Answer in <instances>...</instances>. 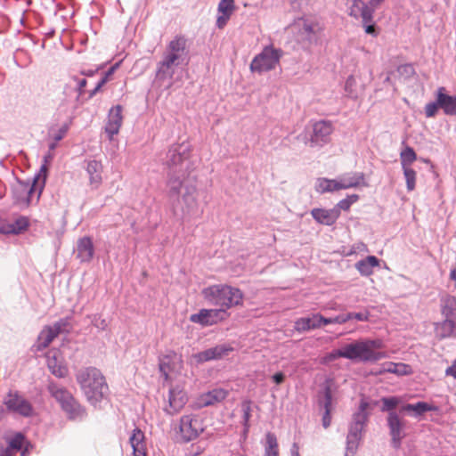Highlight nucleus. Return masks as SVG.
Wrapping results in <instances>:
<instances>
[{"mask_svg":"<svg viewBox=\"0 0 456 456\" xmlns=\"http://www.w3.org/2000/svg\"><path fill=\"white\" fill-rule=\"evenodd\" d=\"M358 200L359 196L357 194L349 195L346 199L341 200L334 208H338L339 211H347L350 209L351 206L354 203H355Z\"/></svg>","mask_w":456,"mask_h":456,"instance_id":"37998d69","label":"nucleus"},{"mask_svg":"<svg viewBox=\"0 0 456 456\" xmlns=\"http://www.w3.org/2000/svg\"><path fill=\"white\" fill-rule=\"evenodd\" d=\"M380 339H358L343 346L345 358L359 362H377L387 358L385 352L376 351L383 348Z\"/></svg>","mask_w":456,"mask_h":456,"instance_id":"7ed1b4c3","label":"nucleus"},{"mask_svg":"<svg viewBox=\"0 0 456 456\" xmlns=\"http://www.w3.org/2000/svg\"><path fill=\"white\" fill-rule=\"evenodd\" d=\"M86 171L89 175L90 184L98 188L102 183V165L100 161L91 160L87 164Z\"/></svg>","mask_w":456,"mask_h":456,"instance_id":"c85d7f7f","label":"nucleus"},{"mask_svg":"<svg viewBox=\"0 0 456 456\" xmlns=\"http://www.w3.org/2000/svg\"><path fill=\"white\" fill-rule=\"evenodd\" d=\"M4 404L9 410L24 417L30 416L33 411L30 403L17 393H10L4 399Z\"/></svg>","mask_w":456,"mask_h":456,"instance_id":"9d476101","label":"nucleus"},{"mask_svg":"<svg viewBox=\"0 0 456 456\" xmlns=\"http://www.w3.org/2000/svg\"><path fill=\"white\" fill-rule=\"evenodd\" d=\"M94 243L90 237H83L78 240L77 246V257L81 262H90L94 257Z\"/></svg>","mask_w":456,"mask_h":456,"instance_id":"4be33fe9","label":"nucleus"},{"mask_svg":"<svg viewBox=\"0 0 456 456\" xmlns=\"http://www.w3.org/2000/svg\"><path fill=\"white\" fill-rule=\"evenodd\" d=\"M355 85V78L354 76H349L346 81L345 89L346 91L352 92V88Z\"/></svg>","mask_w":456,"mask_h":456,"instance_id":"680f3d73","label":"nucleus"},{"mask_svg":"<svg viewBox=\"0 0 456 456\" xmlns=\"http://www.w3.org/2000/svg\"><path fill=\"white\" fill-rule=\"evenodd\" d=\"M436 96L440 108L446 115H456V96L446 94L444 87L437 89Z\"/></svg>","mask_w":456,"mask_h":456,"instance_id":"412c9836","label":"nucleus"},{"mask_svg":"<svg viewBox=\"0 0 456 456\" xmlns=\"http://www.w3.org/2000/svg\"><path fill=\"white\" fill-rule=\"evenodd\" d=\"M232 351L231 346H216L215 347L207 349L192 355V358L197 363H202L207 361L220 359L227 355Z\"/></svg>","mask_w":456,"mask_h":456,"instance_id":"2eb2a0df","label":"nucleus"},{"mask_svg":"<svg viewBox=\"0 0 456 456\" xmlns=\"http://www.w3.org/2000/svg\"><path fill=\"white\" fill-rule=\"evenodd\" d=\"M68 127L66 126H61L57 133L53 134V140L55 142L61 141L66 134Z\"/></svg>","mask_w":456,"mask_h":456,"instance_id":"bf43d9fd","label":"nucleus"},{"mask_svg":"<svg viewBox=\"0 0 456 456\" xmlns=\"http://www.w3.org/2000/svg\"><path fill=\"white\" fill-rule=\"evenodd\" d=\"M338 358H345L343 346H341L339 349L333 350L330 353L324 355L321 359V363L327 364L337 360Z\"/></svg>","mask_w":456,"mask_h":456,"instance_id":"49530a36","label":"nucleus"},{"mask_svg":"<svg viewBox=\"0 0 456 456\" xmlns=\"http://www.w3.org/2000/svg\"><path fill=\"white\" fill-rule=\"evenodd\" d=\"M236 9L234 0H221L217 6L216 27L223 29Z\"/></svg>","mask_w":456,"mask_h":456,"instance_id":"a211bd4d","label":"nucleus"},{"mask_svg":"<svg viewBox=\"0 0 456 456\" xmlns=\"http://www.w3.org/2000/svg\"><path fill=\"white\" fill-rule=\"evenodd\" d=\"M367 420L366 413L356 412L354 415L353 422L350 427L348 440L350 442L357 441L363 430L365 422Z\"/></svg>","mask_w":456,"mask_h":456,"instance_id":"5701e85b","label":"nucleus"},{"mask_svg":"<svg viewBox=\"0 0 456 456\" xmlns=\"http://www.w3.org/2000/svg\"><path fill=\"white\" fill-rule=\"evenodd\" d=\"M313 218L321 224L332 225L334 224L340 216L338 208L325 209V208H313L311 210Z\"/></svg>","mask_w":456,"mask_h":456,"instance_id":"f3484780","label":"nucleus"},{"mask_svg":"<svg viewBox=\"0 0 456 456\" xmlns=\"http://www.w3.org/2000/svg\"><path fill=\"white\" fill-rule=\"evenodd\" d=\"M403 411H412L416 415H421L426 411H437V407L425 402H419L415 404L408 403L402 408Z\"/></svg>","mask_w":456,"mask_h":456,"instance_id":"c9c22d12","label":"nucleus"},{"mask_svg":"<svg viewBox=\"0 0 456 456\" xmlns=\"http://www.w3.org/2000/svg\"><path fill=\"white\" fill-rule=\"evenodd\" d=\"M403 171L406 181L407 190L411 191L416 187L417 174L411 167H403Z\"/></svg>","mask_w":456,"mask_h":456,"instance_id":"a19ab883","label":"nucleus"},{"mask_svg":"<svg viewBox=\"0 0 456 456\" xmlns=\"http://www.w3.org/2000/svg\"><path fill=\"white\" fill-rule=\"evenodd\" d=\"M324 409H325V412H324V415L322 417V426L325 428H327L328 427H330V422H331L330 412H331V410H332V395H331V390H330V387H327L325 389V393H324Z\"/></svg>","mask_w":456,"mask_h":456,"instance_id":"f704fd0d","label":"nucleus"},{"mask_svg":"<svg viewBox=\"0 0 456 456\" xmlns=\"http://www.w3.org/2000/svg\"><path fill=\"white\" fill-rule=\"evenodd\" d=\"M28 220L25 216H20L15 221L8 224H0V232L3 233L18 234L27 230Z\"/></svg>","mask_w":456,"mask_h":456,"instance_id":"393cba45","label":"nucleus"},{"mask_svg":"<svg viewBox=\"0 0 456 456\" xmlns=\"http://www.w3.org/2000/svg\"><path fill=\"white\" fill-rule=\"evenodd\" d=\"M353 319H356L358 321L366 322L369 320L370 314L366 313H352Z\"/></svg>","mask_w":456,"mask_h":456,"instance_id":"052dcab7","label":"nucleus"},{"mask_svg":"<svg viewBox=\"0 0 456 456\" xmlns=\"http://www.w3.org/2000/svg\"><path fill=\"white\" fill-rule=\"evenodd\" d=\"M15 453L12 451V449L8 448H2L0 449V456H14Z\"/></svg>","mask_w":456,"mask_h":456,"instance_id":"774afa93","label":"nucleus"},{"mask_svg":"<svg viewBox=\"0 0 456 456\" xmlns=\"http://www.w3.org/2000/svg\"><path fill=\"white\" fill-rule=\"evenodd\" d=\"M230 314L224 309H201L190 316V321L201 326H212L226 321Z\"/></svg>","mask_w":456,"mask_h":456,"instance_id":"6e6552de","label":"nucleus"},{"mask_svg":"<svg viewBox=\"0 0 456 456\" xmlns=\"http://www.w3.org/2000/svg\"><path fill=\"white\" fill-rule=\"evenodd\" d=\"M362 26H363V28H364V31H365L366 34L371 35L373 37H377L378 36V31H377V28H376V25H375V23L373 21L370 22V23L362 24Z\"/></svg>","mask_w":456,"mask_h":456,"instance_id":"6e6d98bb","label":"nucleus"},{"mask_svg":"<svg viewBox=\"0 0 456 456\" xmlns=\"http://www.w3.org/2000/svg\"><path fill=\"white\" fill-rule=\"evenodd\" d=\"M282 56V51L273 46H266L254 57L250 63L252 72L263 73L275 69Z\"/></svg>","mask_w":456,"mask_h":456,"instance_id":"423d86ee","label":"nucleus"},{"mask_svg":"<svg viewBox=\"0 0 456 456\" xmlns=\"http://www.w3.org/2000/svg\"><path fill=\"white\" fill-rule=\"evenodd\" d=\"M228 396V391L224 388H214L203 393L199 397V403L202 407L213 405L224 401Z\"/></svg>","mask_w":456,"mask_h":456,"instance_id":"6ab92c4d","label":"nucleus"},{"mask_svg":"<svg viewBox=\"0 0 456 456\" xmlns=\"http://www.w3.org/2000/svg\"><path fill=\"white\" fill-rule=\"evenodd\" d=\"M63 326L62 322H57L52 326H45L38 335L37 350L41 351L46 348L62 331Z\"/></svg>","mask_w":456,"mask_h":456,"instance_id":"f8f14e48","label":"nucleus"},{"mask_svg":"<svg viewBox=\"0 0 456 456\" xmlns=\"http://www.w3.org/2000/svg\"><path fill=\"white\" fill-rule=\"evenodd\" d=\"M273 382L277 385H280L284 382L285 375L282 372H277L272 377Z\"/></svg>","mask_w":456,"mask_h":456,"instance_id":"e2e57ef3","label":"nucleus"},{"mask_svg":"<svg viewBox=\"0 0 456 456\" xmlns=\"http://www.w3.org/2000/svg\"><path fill=\"white\" fill-rule=\"evenodd\" d=\"M107 83V77H102L95 88L89 92V98H93L100 90L101 88Z\"/></svg>","mask_w":456,"mask_h":456,"instance_id":"4d7b16f0","label":"nucleus"},{"mask_svg":"<svg viewBox=\"0 0 456 456\" xmlns=\"http://www.w3.org/2000/svg\"><path fill=\"white\" fill-rule=\"evenodd\" d=\"M346 185H342L338 180L319 178L316 181L315 190L319 193L332 192L346 189Z\"/></svg>","mask_w":456,"mask_h":456,"instance_id":"c756f323","label":"nucleus"},{"mask_svg":"<svg viewBox=\"0 0 456 456\" xmlns=\"http://www.w3.org/2000/svg\"><path fill=\"white\" fill-rule=\"evenodd\" d=\"M76 379L87 401L92 404L100 403L109 393V386L103 374L95 367L80 369Z\"/></svg>","mask_w":456,"mask_h":456,"instance_id":"f257e3e1","label":"nucleus"},{"mask_svg":"<svg viewBox=\"0 0 456 456\" xmlns=\"http://www.w3.org/2000/svg\"><path fill=\"white\" fill-rule=\"evenodd\" d=\"M317 314L308 317H302L295 322L294 329L297 332H305L310 330H315L320 328L318 322Z\"/></svg>","mask_w":456,"mask_h":456,"instance_id":"2f4dec72","label":"nucleus"},{"mask_svg":"<svg viewBox=\"0 0 456 456\" xmlns=\"http://www.w3.org/2000/svg\"><path fill=\"white\" fill-rule=\"evenodd\" d=\"M70 419H82L86 416V409L76 400H71L61 408Z\"/></svg>","mask_w":456,"mask_h":456,"instance_id":"473e14b6","label":"nucleus"},{"mask_svg":"<svg viewBox=\"0 0 456 456\" xmlns=\"http://www.w3.org/2000/svg\"><path fill=\"white\" fill-rule=\"evenodd\" d=\"M191 145L189 143H180L173 145L167 154V166L170 173L174 175L182 171V167L185 164L187 166L191 157Z\"/></svg>","mask_w":456,"mask_h":456,"instance_id":"0eeeda50","label":"nucleus"},{"mask_svg":"<svg viewBox=\"0 0 456 456\" xmlns=\"http://www.w3.org/2000/svg\"><path fill=\"white\" fill-rule=\"evenodd\" d=\"M379 266V259L375 256H368L355 264L356 270L362 276H370L373 273L374 268Z\"/></svg>","mask_w":456,"mask_h":456,"instance_id":"a878e982","label":"nucleus"},{"mask_svg":"<svg viewBox=\"0 0 456 456\" xmlns=\"http://www.w3.org/2000/svg\"><path fill=\"white\" fill-rule=\"evenodd\" d=\"M417 159V154L414 150L406 146L400 153L402 168L411 167V165Z\"/></svg>","mask_w":456,"mask_h":456,"instance_id":"4c0bfd02","label":"nucleus"},{"mask_svg":"<svg viewBox=\"0 0 456 456\" xmlns=\"http://www.w3.org/2000/svg\"><path fill=\"white\" fill-rule=\"evenodd\" d=\"M447 376H452L456 379V360L453 362L452 366L448 367L445 370Z\"/></svg>","mask_w":456,"mask_h":456,"instance_id":"69168bd1","label":"nucleus"},{"mask_svg":"<svg viewBox=\"0 0 456 456\" xmlns=\"http://www.w3.org/2000/svg\"><path fill=\"white\" fill-rule=\"evenodd\" d=\"M183 174L180 176H170L167 182V185L169 188V193L171 195L178 196L181 193V189L183 186Z\"/></svg>","mask_w":456,"mask_h":456,"instance_id":"ea45409f","label":"nucleus"},{"mask_svg":"<svg viewBox=\"0 0 456 456\" xmlns=\"http://www.w3.org/2000/svg\"><path fill=\"white\" fill-rule=\"evenodd\" d=\"M31 447L30 444L26 440L25 436L21 433L15 434L8 441V448L16 453L21 451V456H25L28 453V448Z\"/></svg>","mask_w":456,"mask_h":456,"instance_id":"7c9ffc66","label":"nucleus"},{"mask_svg":"<svg viewBox=\"0 0 456 456\" xmlns=\"http://www.w3.org/2000/svg\"><path fill=\"white\" fill-rule=\"evenodd\" d=\"M322 30V28L316 21L303 20L302 31L306 35H316Z\"/></svg>","mask_w":456,"mask_h":456,"instance_id":"79ce46f5","label":"nucleus"},{"mask_svg":"<svg viewBox=\"0 0 456 456\" xmlns=\"http://www.w3.org/2000/svg\"><path fill=\"white\" fill-rule=\"evenodd\" d=\"M351 319H353V314L348 313L346 314L338 315L332 318V323L343 324Z\"/></svg>","mask_w":456,"mask_h":456,"instance_id":"5fc2aeb1","label":"nucleus"},{"mask_svg":"<svg viewBox=\"0 0 456 456\" xmlns=\"http://www.w3.org/2000/svg\"><path fill=\"white\" fill-rule=\"evenodd\" d=\"M440 108L438 101L436 102H429L425 106V114L427 118H433L436 115L438 109Z\"/></svg>","mask_w":456,"mask_h":456,"instance_id":"8fccbe9b","label":"nucleus"},{"mask_svg":"<svg viewBox=\"0 0 456 456\" xmlns=\"http://www.w3.org/2000/svg\"><path fill=\"white\" fill-rule=\"evenodd\" d=\"M168 402L170 407V413H176L185 405L187 402L186 393L181 389H171L169 393Z\"/></svg>","mask_w":456,"mask_h":456,"instance_id":"b1692460","label":"nucleus"},{"mask_svg":"<svg viewBox=\"0 0 456 456\" xmlns=\"http://www.w3.org/2000/svg\"><path fill=\"white\" fill-rule=\"evenodd\" d=\"M375 10L370 8V6H366L365 9L362 12L359 17L362 18V24L370 23L373 21V13Z\"/></svg>","mask_w":456,"mask_h":456,"instance_id":"09e8293b","label":"nucleus"},{"mask_svg":"<svg viewBox=\"0 0 456 456\" xmlns=\"http://www.w3.org/2000/svg\"><path fill=\"white\" fill-rule=\"evenodd\" d=\"M130 444L133 448L134 456H146L144 434L140 429L134 430L130 437Z\"/></svg>","mask_w":456,"mask_h":456,"instance_id":"cd10ccee","label":"nucleus"},{"mask_svg":"<svg viewBox=\"0 0 456 456\" xmlns=\"http://www.w3.org/2000/svg\"><path fill=\"white\" fill-rule=\"evenodd\" d=\"M186 49V39L183 36L175 37L167 45V51L183 55Z\"/></svg>","mask_w":456,"mask_h":456,"instance_id":"e433bc0d","label":"nucleus"},{"mask_svg":"<svg viewBox=\"0 0 456 456\" xmlns=\"http://www.w3.org/2000/svg\"><path fill=\"white\" fill-rule=\"evenodd\" d=\"M334 126L330 120H319L313 124V132L309 139V146L322 147L330 142Z\"/></svg>","mask_w":456,"mask_h":456,"instance_id":"1a4fd4ad","label":"nucleus"},{"mask_svg":"<svg viewBox=\"0 0 456 456\" xmlns=\"http://www.w3.org/2000/svg\"><path fill=\"white\" fill-rule=\"evenodd\" d=\"M265 455L279 454L277 437L273 433L268 432L265 436Z\"/></svg>","mask_w":456,"mask_h":456,"instance_id":"58836bf2","label":"nucleus"},{"mask_svg":"<svg viewBox=\"0 0 456 456\" xmlns=\"http://www.w3.org/2000/svg\"><path fill=\"white\" fill-rule=\"evenodd\" d=\"M93 324L97 329H100V330H105L108 328V326H109V322H107V320L102 318V316H95L94 321H93Z\"/></svg>","mask_w":456,"mask_h":456,"instance_id":"3c124183","label":"nucleus"},{"mask_svg":"<svg viewBox=\"0 0 456 456\" xmlns=\"http://www.w3.org/2000/svg\"><path fill=\"white\" fill-rule=\"evenodd\" d=\"M47 367L51 373L57 378H64L69 370L64 363L62 354L57 349H51L46 354Z\"/></svg>","mask_w":456,"mask_h":456,"instance_id":"9b49d317","label":"nucleus"},{"mask_svg":"<svg viewBox=\"0 0 456 456\" xmlns=\"http://www.w3.org/2000/svg\"><path fill=\"white\" fill-rule=\"evenodd\" d=\"M381 402L383 403V406L381 410L383 411H390L394 410L401 402L400 398L396 396H391V397H383L381 399Z\"/></svg>","mask_w":456,"mask_h":456,"instance_id":"de8ad7c7","label":"nucleus"},{"mask_svg":"<svg viewBox=\"0 0 456 456\" xmlns=\"http://www.w3.org/2000/svg\"><path fill=\"white\" fill-rule=\"evenodd\" d=\"M393 373L397 376H408L413 373V370L411 365L403 362H387L382 364L380 370L377 374Z\"/></svg>","mask_w":456,"mask_h":456,"instance_id":"aec40b11","label":"nucleus"},{"mask_svg":"<svg viewBox=\"0 0 456 456\" xmlns=\"http://www.w3.org/2000/svg\"><path fill=\"white\" fill-rule=\"evenodd\" d=\"M318 322L320 323V328L323 325H328L332 323V318H325L322 314H317Z\"/></svg>","mask_w":456,"mask_h":456,"instance_id":"0e129e2a","label":"nucleus"},{"mask_svg":"<svg viewBox=\"0 0 456 456\" xmlns=\"http://www.w3.org/2000/svg\"><path fill=\"white\" fill-rule=\"evenodd\" d=\"M87 81L86 78H81L77 81V90L78 94L82 95L84 94V89L86 86Z\"/></svg>","mask_w":456,"mask_h":456,"instance_id":"338daca9","label":"nucleus"},{"mask_svg":"<svg viewBox=\"0 0 456 456\" xmlns=\"http://www.w3.org/2000/svg\"><path fill=\"white\" fill-rule=\"evenodd\" d=\"M242 411H243V419L245 422L247 423L249 420V418L251 416V402L250 401H245L241 404Z\"/></svg>","mask_w":456,"mask_h":456,"instance_id":"603ef678","label":"nucleus"},{"mask_svg":"<svg viewBox=\"0 0 456 456\" xmlns=\"http://www.w3.org/2000/svg\"><path fill=\"white\" fill-rule=\"evenodd\" d=\"M107 83V77H102L95 88L89 92V98H93L100 90L101 88Z\"/></svg>","mask_w":456,"mask_h":456,"instance_id":"13d9d810","label":"nucleus"},{"mask_svg":"<svg viewBox=\"0 0 456 456\" xmlns=\"http://www.w3.org/2000/svg\"><path fill=\"white\" fill-rule=\"evenodd\" d=\"M206 417L203 413H188L181 417L179 433L184 442L198 438L206 429Z\"/></svg>","mask_w":456,"mask_h":456,"instance_id":"20e7f679","label":"nucleus"},{"mask_svg":"<svg viewBox=\"0 0 456 456\" xmlns=\"http://www.w3.org/2000/svg\"><path fill=\"white\" fill-rule=\"evenodd\" d=\"M203 298L210 305L219 306L218 309H228L243 305V292L228 284H214L204 288L201 291Z\"/></svg>","mask_w":456,"mask_h":456,"instance_id":"f03ea898","label":"nucleus"},{"mask_svg":"<svg viewBox=\"0 0 456 456\" xmlns=\"http://www.w3.org/2000/svg\"><path fill=\"white\" fill-rule=\"evenodd\" d=\"M123 123L122 107L117 105L110 110L108 121L105 126V132L109 139L112 140L115 134H118Z\"/></svg>","mask_w":456,"mask_h":456,"instance_id":"ddd939ff","label":"nucleus"},{"mask_svg":"<svg viewBox=\"0 0 456 456\" xmlns=\"http://www.w3.org/2000/svg\"><path fill=\"white\" fill-rule=\"evenodd\" d=\"M48 390L51 395L61 404V408L68 403L71 402V400L75 399L66 388L60 387L57 384H49Z\"/></svg>","mask_w":456,"mask_h":456,"instance_id":"bb28decb","label":"nucleus"},{"mask_svg":"<svg viewBox=\"0 0 456 456\" xmlns=\"http://www.w3.org/2000/svg\"><path fill=\"white\" fill-rule=\"evenodd\" d=\"M182 58L181 54L167 52L159 64V73L166 74L173 66H177Z\"/></svg>","mask_w":456,"mask_h":456,"instance_id":"72a5a7b5","label":"nucleus"},{"mask_svg":"<svg viewBox=\"0 0 456 456\" xmlns=\"http://www.w3.org/2000/svg\"><path fill=\"white\" fill-rule=\"evenodd\" d=\"M366 6L367 4L362 0H353L352 4L349 7V15L358 18Z\"/></svg>","mask_w":456,"mask_h":456,"instance_id":"a18cd8bd","label":"nucleus"},{"mask_svg":"<svg viewBox=\"0 0 456 456\" xmlns=\"http://www.w3.org/2000/svg\"><path fill=\"white\" fill-rule=\"evenodd\" d=\"M169 359L167 357L164 358L160 364H159V370L160 371L163 373V375L165 376V379H167L168 377H169V371H170V367H169Z\"/></svg>","mask_w":456,"mask_h":456,"instance_id":"864d4df0","label":"nucleus"},{"mask_svg":"<svg viewBox=\"0 0 456 456\" xmlns=\"http://www.w3.org/2000/svg\"><path fill=\"white\" fill-rule=\"evenodd\" d=\"M46 165H43L41 172H44L43 178L37 175L31 185L23 182H17L12 186V193L18 204L28 206L34 192L37 191V199L39 198L45 182Z\"/></svg>","mask_w":456,"mask_h":456,"instance_id":"39448f33","label":"nucleus"},{"mask_svg":"<svg viewBox=\"0 0 456 456\" xmlns=\"http://www.w3.org/2000/svg\"><path fill=\"white\" fill-rule=\"evenodd\" d=\"M456 308H448L447 306L444 307L443 314L445 316V320L441 323H437L436 325V331L440 335L441 338L450 337L456 327V322L454 321V311Z\"/></svg>","mask_w":456,"mask_h":456,"instance_id":"dca6fc26","label":"nucleus"},{"mask_svg":"<svg viewBox=\"0 0 456 456\" xmlns=\"http://www.w3.org/2000/svg\"><path fill=\"white\" fill-rule=\"evenodd\" d=\"M362 180H363V175L358 173L354 174L353 176L343 178L339 183H341L342 185H346V189H348L358 186Z\"/></svg>","mask_w":456,"mask_h":456,"instance_id":"c03bdc74","label":"nucleus"},{"mask_svg":"<svg viewBox=\"0 0 456 456\" xmlns=\"http://www.w3.org/2000/svg\"><path fill=\"white\" fill-rule=\"evenodd\" d=\"M387 425L395 447H399L403 437L404 423L395 411H390L387 417Z\"/></svg>","mask_w":456,"mask_h":456,"instance_id":"4468645a","label":"nucleus"}]
</instances>
